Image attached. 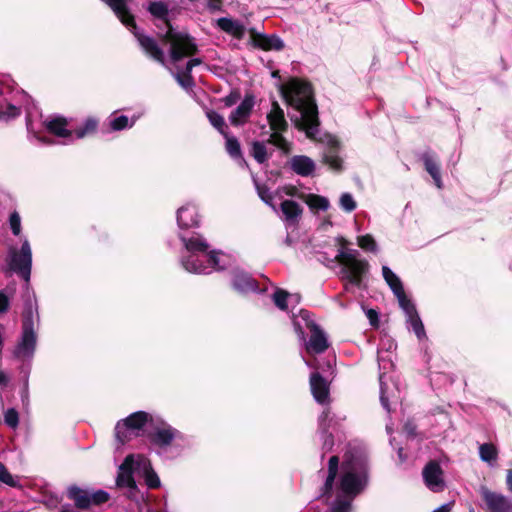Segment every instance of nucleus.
I'll use <instances>...</instances> for the list:
<instances>
[{
  "mask_svg": "<svg viewBox=\"0 0 512 512\" xmlns=\"http://www.w3.org/2000/svg\"><path fill=\"white\" fill-rule=\"evenodd\" d=\"M185 252L180 262L189 273L209 274L213 270H224L232 264L231 256L221 251H209V244L197 233L190 236L180 233Z\"/></svg>",
  "mask_w": 512,
  "mask_h": 512,
  "instance_id": "1",
  "label": "nucleus"
},
{
  "mask_svg": "<svg viewBox=\"0 0 512 512\" xmlns=\"http://www.w3.org/2000/svg\"><path fill=\"white\" fill-rule=\"evenodd\" d=\"M280 90L286 103L300 113L296 125L305 130L308 137H313L317 132L319 121L310 84L299 79H291L283 84Z\"/></svg>",
  "mask_w": 512,
  "mask_h": 512,
  "instance_id": "2",
  "label": "nucleus"
},
{
  "mask_svg": "<svg viewBox=\"0 0 512 512\" xmlns=\"http://www.w3.org/2000/svg\"><path fill=\"white\" fill-rule=\"evenodd\" d=\"M366 462L362 457L346 459L342 465V477L336 501L327 512H350L351 501L366 484Z\"/></svg>",
  "mask_w": 512,
  "mask_h": 512,
  "instance_id": "3",
  "label": "nucleus"
},
{
  "mask_svg": "<svg viewBox=\"0 0 512 512\" xmlns=\"http://www.w3.org/2000/svg\"><path fill=\"white\" fill-rule=\"evenodd\" d=\"M149 12L157 19L162 20L167 31L164 39L170 44L169 55L173 63H177L184 57H189L197 52V44L186 32L175 31L168 21V6L162 1L151 2L148 7Z\"/></svg>",
  "mask_w": 512,
  "mask_h": 512,
  "instance_id": "4",
  "label": "nucleus"
},
{
  "mask_svg": "<svg viewBox=\"0 0 512 512\" xmlns=\"http://www.w3.org/2000/svg\"><path fill=\"white\" fill-rule=\"evenodd\" d=\"M336 260L340 265L339 278L346 282L345 290L349 291V286L361 288L369 263L360 258L359 251L341 248L336 255Z\"/></svg>",
  "mask_w": 512,
  "mask_h": 512,
  "instance_id": "5",
  "label": "nucleus"
},
{
  "mask_svg": "<svg viewBox=\"0 0 512 512\" xmlns=\"http://www.w3.org/2000/svg\"><path fill=\"white\" fill-rule=\"evenodd\" d=\"M151 469V462L146 456L128 455L119 467L116 484L120 488H128L129 493L132 494L137 489L133 474L143 476Z\"/></svg>",
  "mask_w": 512,
  "mask_h": 512,
  "instance_id": "6",
  "label": "nucleus"
},
{
  "mask_svg": "<svg viewBox=\"0 0 512 512\" xmlns=\"http://www.w3.org/2000/svg\"><path fill=\"white\" fill-rule=\"evenodd\" d=\"M154 417L144 411H138L130 414L123 420L117 422L115 427V434L117 440L124 444L132 437L140 436L145 428L150 429Z\"/></svg>",
  "mask_w": 512,
  "mask_h": 512,
  "instance_id": "7",
  "label": "nucleus"
},
{
  "mask_svg": "<svg viewBox=\"0 0 512 512\" xmlns=\"http://www.w3.org/2000/svg\"><path fill=\"white\" fill-rule=\"evenodd\" d=\"M7 264L11 271L29 282L32 268V250L27 239L23 240L19 250L15 247L9 249Z\"/></svg>",
  "mask_w": 512,
  "mask_h": 512,
  "instance_id": "8",
  "label": "nucleus"
},
{
  "mask_svg": "<svg viewBox=\"0 0 512 512\" xmlns=\"http://www.w3.org/2000/svg\"><path fill=\"white\" fill-rule=\"evenodd\" d=\"M298 318H301L308 329L311 331V336L309 341L306 343V349L310 353H322L328 348L327 338L322 330L319 329L317 325L314 324L313 320L310 317V313L307 310H300L299 316L294 319V327L295 330L301 335L303 338L304 330L300 325Z\"/></svg>",
  "mask_w": 512,
  "mask_h": 512,
  "instance_id": "9",
  "label": "nucleus"
},
{
  "mask_svg": "<svg viewBox=\"0 0 512 512\" xmlns=\"http://www.w3.org/2000/svg\"><path fill=\"white\" fill-rule=\"evenodd\" d=\"M267 121L270 129L273 131L270 135L269 142L284 152H289L290 144L282 136V132L286 131L288 127V123L285 119L283 109L276 101L272 103L271 110L267 114Z\"/></svg>",
  "mask_w": 512,
  "mask_h": 512,
  "instance_id": "10",
  "label": "nucleus"
},
{
  "mask_svg": "<svg viewBox=\"0 0 512 512\" xmlns=\"http://www.w3.org/2000/svg\"><path fill=\"white\" fill-rule=\"evenodd\" d=\"M37 336L33 328L31 317H25L22 325V333L17 342L13 355L19 360H30L34 356L36 349Z\"/></svg>",
  "mask_w": 512,
  "mask_h": 512,
  "instance_id": "11",
  "label": "nucleus"
},
{
  "mask_svg": "<svg viewBox=\"0 0 512 512\" xmlns=\"http://www.w3.org/2000/svg\"><path fill=\"white\" fill-rule=\"evenodd\" d=\"M150 442L160 451H165L171 443L180 436V433L160 418H155L150 429L147 430Z\"/></svg>",
  "mask_w": 512,
  "mask_h": 512,
  "instance_id": "12",
  "label": "nucleus"
},
{
  "mask_svg": "<svg viewBox=\"0 0 512 512\" xmlns=\"http://www.w3.org/2000/svg\"><path fill=\"white\" fill-rule=\"evenodd\" d=\"M479 493L488 512H512V500L505 495L480 486Z\"/></svg>",
  "mask_w": 512,
  "mask_h": 512,
  "instance_id": "13",
  "label": "nucleus"
},
{
  "mask_svg": "<svg viewBox=\"0 0 512 512\" xmlns=\"http://www.w3.org/2000/svg\"><path fill=\"white\" fill-rule=\"evenodd\" d=\"M423 479L425 485L433 492L443 491L445 482L443 479V471L440 465L435 462H429L423 469Z\"/></svg>",
  "mask_w": 512,
  "mask_h": 512,
  "instance_id": "14",
  "label": "nucleus"
},
{
  "mask_svg": "<svg viewBox=\"0 0 512 512\" xmlns=\"http://www.w3.org/2000/svg\"><path fill=\"white\" fill-rule=\"evenodd\" d=\"M255 106V97L252 94H246L240 104L229 115V121L233 126L244 125Z\"/></svg>",
  "mask_w": 512,
  "mask_h": 512,
  "instance_id": "15",
  "label": "nucleus"
},
{
  "mask_svg": "<svg viewBox=\"0 0 512 512\" xmlns=\"http://www.w3.org/2000/svg\"><path fill=\"white\" fill-rule=\"evenodd\" d=\"M250 37L253 45L263 50L279 51L284 47L282 39L275 34L258 33L255 29H251Z\"/></svg>",
  "mask_w": 512,
  "mask_h": 512,
  "instance_id": "16",
  "label": "nucleus"
},
{
  "mask_svg": "<svg viewBox=\"0 0 512 512\" xmlns=\"http://www.w3.org/2000/svg\"><path fill=\"white\" fill-rule=\"evenodd\" d=\"M382 274L386 283L397 297L400 306L411 301L405 294L400 278L388 266L382 267Z\"/></svg>",
  "mask_w": 512,
  "mask_h": 512,
  "instance_id": "17",
  "label": "nucleus"
},
{
  "mask_svg": "<svg viewBox=\"0 0 512 512\" xmlns=\"http://www.w3.org/2000/svg\"><path fill=\"white\" fill-rule=\"evenodd\" d=\"M310 387L314 399L320 404L329 401V385L327 381L317 372L310 376Z\"/></svg>",
  "mask_w": 512,
  "mask_h": 512,
  "instance_id": "18",
  "label": "nucleus"
},
{
  "mask_svg": "<svg viewBox=\"0 0 512 512\" xmlns=\"http://www.w3.org/2000/svg\"><path fill=\"white\" fill-rule=\"evenodd\" d=\"M177 223L180 229L195 227L199 223L197 208L193 204H186L177 210Z\"/></svg>",
  "mask_w": 512,
  "mask_h": 512,
  "instance_id": "19",
  "label": "nucleus"
},
{
  "mask_svg": "<svg viewBox=\"0 0 512 512\" xmlns=\"http://www.w3.org/2000/svg\"><path fill=\"white\" fill-rule=\"evenodd\" d=\"M400 307L405 312V315L407 317V322L409 323L410 327L416 334L417 338L419 340L425 338L426 333H425L424 325L417 313V310H416L414 304L411 301H409Z\"/></svg>",
  "mask_w": 512,
  "mask_h": 512,
  "instance_id": "20",
  "label": "nucleus"
},
{
  "mask_svg": "<svg viewBox=\"0 0 512 512\" xmlns=\"http://www.w3.org/2000/svg\"><path fill=\"white\" fill-rule=\"evenodd\" d=\"M338 148V140L330 136L328 138L327 148L323 153V160L335 171H340L342 169V159L338 155Z\"/></svg>",
  "mask_w": 512,
  "mask_h": 512,
  "instance_id": "21",
  "label": "nucleus"
},
{
  "mask_svg": "<svg viewBox=\"0 0 512 512\" xmlns=\"http://www.w3.org/2000/svg\"><path fill=\"white\" fill-rule=\"evenodd\" d=\"M290 167L296 174L307 177L313 174L315 162L307 156L297 155L290 159Z\"/></svg>",
  "mask_w": 512,
  "mask_h": 512,
  "instance_id": "22",
  "label": "nucleus"
},
{
  "mask_svg": "<svg viewBox=\"0 0 512 512\" xmlns=\"http://www.w3.org/2000/svg\"><path fill=\"white\" fill-rule=\"evenodd\" d=\"M217 26L225 33L237 39H242L246 32V28L241 21L228 17L219 18Z\"/></svg>",
  "mask_w": 512,
  "mask_h": 512,
  "instance_id": "23",
  "label": "nucleus"
},
{
  "mask_svg": "<svg viewBox=\"0 0 512 512\" xmlns=\"http://www.w3.org/2000/svg\"><path fill=\"white\" fill-rule=\"evenodd\" d=\"M232 285L240 293L256 291V282L245 272L236 270L233 274Z\"/></svg>",
  "mask_w": 512,
  "mask_h": 512,
  "instance_id": "24",
  "label": "nucleus"
},
{
  "mask_svg": "<svg viewBox=\"0 0 512 512\" xmlns=\"http://www.w3.org/2000/svg\"><path fill=\"white\" fill-rule=\"evenodd\" d=\"M46 129L61 138H70L72 137V131L67 129L68 123L67 120L60 116H55L51 119L45 121Z\"/></svg>",
  "mask_w": 512,
  "mask_h": 512,
  "instance_id": "25",
  "label": "nucleus"
},
{
  "mask_svg": "<svg viewBox=\"0 0 512 512\" xmlns=\"http://www.w3.org/2000/svg\"><path fill=\"white\" fill-rule=\"evenodd\" d=\"M68 497L73 500L79 508H88L91 505L90 492L77 486L68 488Z\"/></svg>",
  "mask_w": 512,
  "mask_h": 512,
  "instance_id": "26",
  "label": "nucleus"
},
{
  "mask_svg": "<svg viewBox=\"0 0 512 512\" xmlns=\"http://www.w3.org/2000/svg\"><path fill=\"white\" fill-rule=\"evenodd\" d=\"M281 211L284 216V220L289 223H294L302 213L300 205L293 200L283 201L281 203Z\"/></svg>",
  "mask_w": 512,
  "mask_h": 512,
  "instance_id": "27",
  "label": "nucleus"
},
{
  "mask_svg": "<svg viewBox=\"0 0 512 512\" xmlns=\"http://www.w3.org/2000/svg\"><path fill=\"white\" fill-rule=\"evenodd\" d=\"M498 449L492 443H483L479 446V457L490 467H495L498 459Z\"/></svg>",
  "mask_w": 512,
  "mask_h": 512,
  "instance_id": "28",
  "label": "nucleus"
},
{
  "mask_svg": "<svg viewBox=\"0 0 512 512\" xmlns=\"http://www.w3.org/2000/svg\"><path fill=\"white\" fill-rule=\"evenodd\" d=\"M338 466H339V459H338V457L337 456H332L329 459L328 475H327V478H326V481H325V484H324V487H323L322 496L328 494L332 490L333 483H334L335 477H336L337 472H338Z\"/></svg>",
  "mask_w": 512,
  "mask_h": 512,
  "instance_id": "29",
  "label": "nucleus"
},
{
  "mask_svg": "<svg viewBox=\"0 0 512 512\" xmlns=\"http://www.w3.org/2000/svg\"><path fill=\"white\" fill-rule=\"evenodd\" d=\"M423 161H424L426 171L431 175L436 186L438 188H441L442 181H441L440 168H439L438 164L434 161V159L429 154H425L423 156Z\"/></svg>",
  "mask_w": 512,
  "mask_h": 512,
  "instance_id": "30",
  "label": "nucleus"
},
{
  "mask_svg": "<svg viewBox=\"0 0 512 512\" xmlns=\"http://www.w3.org/2000/svg\"><path fill=\"white\" fill-rule=\"evenodd\" d=\"M306 204L312 210L326 211L330 207V202L326 197L316 194H309L306 197Z\"/></svg>",
  "mask_w": 512,
  "mask_h": 512,
  "instance_id": "31",
  "label": "nucleus"
},
{
  "mask_svg": "<svg viewBox=\"0 0 512 512\" xmlns=\"http://www.w3.org/2000/svg\"><path fill=\"white\" fill-rule=\"evenodd\" d=\"M207 117L211 125L216 128L223 136H226V133L228 132L224 117L215 111H208Z\"/></svg>",
  "mask_w": 512,
  "mask_h": 512,
  "instance_id": "32",
  "label": "nucleus"
},
{
  "mask_svg": "<svg viewBox=\"0 0 512 512\" xmlns=\"http://www.w3.org/2000/svg\"><path fill=\"white\" fill-rule=\"evenodd\" d=\"M224 137L226 139V150L229 155L234 159H239L244 162L241 157V149L238 140L235 137L229 136L228 133H226V136Z\"/></svg>",
  "mask_w": 512,
  "mask_h": 512,
  "instance_id": "33",
  "label": "nucleus"
},
{
  "mask_svg": "<svg viewBox=\"0 0 512 512\" xmlns=\"http://www.w3.org/2000/svg\"><path fill=\"white\" fill-rule=\"evenodd\" d=\"M292 298H295V301H298L296 296L290 295L281 289H277L273 294V301H274L275 305L283 311L287 310V307H288L287 301Z\"/></svg>",
  "mask_w": 512,
  "mask_h": 512,
  "instance_id": "34",
  "label": "nucleus"
},
{
  "mask_svg": "<svg viewBox=\"0 0 512 512\" xmlns=\"http://www.w3.org/2000/svg\"><path fill=\"white\" fill-rule=\"evenodd\" d=\"M254 184L258 193V196L261 198L263 202H265L268 206H270L274 211H277L276 205L273 202L274 196L269 192L268 188L264 185L259 184L256 180H254Z\"/></svg>",
  "mask_w": 512,
  "mask_h": 512,
  "instance_id": "35",
  "label": "nucleus"
},
{
  "mask_svg": "<svg viewBox=\"0 0 512 512\" xmlns=\"http://www.w3.org/2000/svg\"><path fill=\"white\" fill-rule=\"evenodd\" d=\"M357 243L360 248L369 252H377L378 246L375 239L370 235H362L357 238Z\"/></svg>",
  "mask_w": 512,
  "mask_h": 512,
  "instance_id": "36",
  "label": "nucleus"
},
{
  "mask_svg": "<svg viewBox=\"0 0 512 512\" xmlns=\"http://www.w3.org/2000/svg\"><path fill=\"white\" fill-rule=\"evenodd\" d=\"M97 128V121L93 118H88L85 120L83 127L75 130L76 138L81 139L91 133H93Z\"/></svg>",
  "mask_w": 512,
  "mask_h": 512,
  "instance_id": "37",
  "label": "nucleus"
},
{
  "mask_svg": "<svg viewBox=\"0 0 512 512\" xmlns=\"http://www.w3.org/2000/svg\"><path fill=\"white\" fill-rule=\"evenodd\" d=\"M135 123V120L133 119L131 122H129V119L125 115H120L112 118L110 120V127L114 131H120L127 127H132Z\"/></svg>",
  "mask_w": 512,
  "mask_h": 512,
  "instance_id": "38",
  "label": "nucleus"
},
{
  "mask_svg": "<svg viewBox=\"0 0 512 512\" xmlns=\"http://www.w3.org/2000/svg\"><path fill=\"white\" fill-rule=\"evenodd\" d=\"M20 115V108L7 103L5 107L0 106V119L8 121L10 119H14Z\"/></svg>",
  "mask_w": 512,
  "mask_h": 512,
  "instance_id": "39",
  "label": "nucleus"
},
{
  "mask_svg": "<svg viewBox=\"0 0 512 512\" xmlns=\"http://www.w3.org/2000/svg\"><path fill=\"white\" fill-rule=\"evenodd\" d=\"M339 204L341 209L348 213L354 211L357 207L355 199L353 198L352 194L348 192L341 194Z\"/></svg>",
  "mask_w": 512,
  "mask_h": 512,
  "instance_id": "40",
  "label": "nucleus"
},
{
  "mask_svg": "<svg viewBox=\"0 0 512 512\" xmlns=\"http://www.w3.org/2000/svg\"><path fill=\"white\" fill-rule=\"evenodd\" d=\"M174 78L178 82V84L184 88L185 90H189L193 86V79L191 77V73H188L187 70L184 69L182 72L173 73Z\"/></svg>",
  "mask_w": 512,
  "mask_h": 512,
  "instance_id": "41",
  "label": "nucleus"
},
{
  "mask_svg": "<svg viewBox=\"0 0 512 512\" xmlns=\"http://www.w3.org/2000/svg\"><path fill=\"white\" fill-rule=\"evenodd\" d=\"M252 155L257 162H265L267 160V151L265 144L262 142H254L252 145Z\"/></svg>",
  "mask_w": 512,
  "mask_h": 512,
  "instance_id": "42",
  "label": "nucleus"
},
{
  "mask_svg": "<svg viewBox=\"0 0 512 512\" xmlns=\"http://www.w3.org/2000/svg\"><path fill=\"white\" fill-rule=\"evenodd\" d=\"M4 421L10 428L15 429L19 424V415L14 408L8 409L4 414Z\"/></svg>",
  "mask_w": 512,
  "mask_h": 512,
  "instance_id": "43",
  "label": "nucleus"
},
{
  "mask_svg": "<svg viewBox=\"0 0 512 512\" xmlns=\"http://www.w3.org/2000/svg\"><path fill=\"white\" fill-rule=\"evenodd\" d=\"M91 505H100L107 502L110 498L109 494L104 490L90 492Z\"/></svg>",
  "mask_w": 512,
  "mask_h": 512,
  "instance_id": "44",
  "label": "nucleus"
},
{
  "mask_svg": "<svg viewBox=\"0 0 512 512\" xmlns=\"http://www.w3.org/2000/svg\"><path fill=\"white\" fill-rule=\"evenodd\" d=\"M142 477H144L146 485L150 489H156L161 485L160 479L156 472L153 470V468L149 472H147V474H144Z\"/></svg>",
  "mask_w": 512,
  "mask_h": 512,
  "instance_id": "45",
  "label": "nucleus"
},
{
  "mask_svg": "<svg viewBox=\"0 0 512 512\" xmlns=\"http://www.w3.org/2000/svg\"><path fill=\"white\" fill-rule=\"evenodd\" d=\"M0 481L5 483L6 485H9L11 487L17 486V481L14 479V477L9 473L6 466L2 463H0Z\"/></svg>",
  "mask_w": 512,
  "mask_h": 512,
  "instance_id": "46",
  "label": "nucleus"
},
{
  "mask_svg": "<svg viewBox=\"0 0 512 512\" xmlns=\"http://www.w3.org/2000/svg\"><path fill=\"white\" fill-rule=\"evenodd\" d=\"M332 420L333 419L330 416V410L328 408L325 409L319 417V428L322 430V433H324V434L327 433Z\"/></svg>",
  "mask_w": 512,
  "mask_h": 512,
  "instance_id": "47",
  "label": "nucleus"
},
{
  "mask_svg": "<svg viewBox=\"0 0 512 512\" xmlns=\"http://www.w3.org/2000/svg\"><path fill=\"white\" fill-rule=\"evenodd\" d=\"M9 222H10V227H11L12 233L14 235L18 236L21 232V219H20V215L18 214V212L11 213Z\"/></svg>",
  "mask_w": 512,
  "mask_h": 512,
  "instance_id": "48",
  "label": "nucleus"
},
{
  "mask_svg": "<svg viewBox=\"0 0 512 512\" xmlns=\"http://www.w3.org/2000/svg\"><path fill=\"white\" fill-rule=\"evenodd\" d=\"M379 380H380V401H381L383 408L389 412L390 408H389V403H388V397L386 396V389H385L383 373H380Z\"/></svg>",
  "mask_w": 512,
  "mask_h": 512,
  "instance_id": "49",
  "label": "nucleus"
},
{
  "mask_svg": "<svg viewBox=\"0 0 512 512\" xmlns=\"http://www.w3.org/2000/svg\"><path fill=\"white\" fill-rule=\"evenodd\" d=\"M297 188L294 187V186H286V187H283V188H279L277 191H276V195L281 197L282 196V193L288 195V196H295L297 194Z\"/></svg>",
  "mask_w": 512,
  "mask_h": 512,
  "instance_id": "50",
  "label": "nucleus"
},
{
  "mask_svg": "<svg viewBox=\"0 0 512 512\" xmlns=\"http://www.w3.org/2000/svg\"><path fill=\"white\" fill-rule=\"evenodd\" d=\"M382 348L378 351V362H379V368L381 369H387V366H393L392 359L389 358L388 360L384 359L381 356Z\"/></svg>",
  "mask_w": 512,
  "mask_h": 512,
  "instance_id": "51",
  "label": "nucleus"
},
{
  "mask_svg": "<svg viewBox=\"0 0 512 512\" xmlns=\"http://www.w3.org/2000/svg\"><path fill=\"white\" fill-rule=\"evenodd\" d=\"M207 7L211 12L220 11L222 9L221 0H208Z\"/></svg>",
  "mask_w": 512,
  "mask_h": 512,
  "instance_id": "52",
  "label": "nucleus"
},
{
  "mask_svg": "<svg viewBox=\"0 0 512 512\" xmlns=\"http://www.w3.org/2000/svg\"><path fill=\"white\" fill-rule=\"evenodd\" d=\"M9 300L7 296L3 293H0V313L5 312L8 309Z\"/></svg>",
  "mask_w": 512,
  "mask_h": 512,
  "instance_id": "53",
  "label": "nucleus"
},
{
  "mask_svg": "<svg viewBox=\"0 0 512 512\" xmlns=\"http://www.w3.org/2000/svg\"><path fill=\"white\" fill-rule=\"evenodd\" d=\"M200 64H201V60L199 58H192L187 62L185 70H187L188 73H191L193 67L200 65Z\"/></svg>",
  "mask_w": 512,
  "mask_h": 512,
  "instance_id": "54",
  "label": "nucleus"
},
{
  "mask_svg": "<svg viewBox=\"0 0 512 512\" xmlns=\"http://www.w3.org/2000/svg\"><path fill=\"white\" fill-rule=\"evenodd\" d=\"M332 446H333V439H332V436L331 435H327L324 439V442H323V449H325L326 451H329L332 449Z\"/></svg>",
  "mask_w": 512,
  "mask_h": 512,
  "instance_id": "55",
  "label": "nucleus"
},
{
  "mask_svg": "<svg viewBox=\"0 0 512 512\" xmlns=\"http://www.w3.org/2000/svg\"><path fill=\"white\" fill-rule=\"evenodd\" d=\"M452 508V503L443 504L442 506L435 509L433 512H450Z\"/></svg>",
  "mask_w": 512,
  "mask_h": 512,
  "instance_id": "56",
  "label": "nucleus"
},
{
  "mask_svg": "<svg viewBox=\"0 0 512 512\" xmlns=\"http://www.w3.org/2000/svg\"><path fill=\"white\" fill-rule=\"evenodd\" d=\"M506 483L508 490L512 492V470H508L507 472Z\"/></svg>",
  "mask_w": 512,
  "mask_h": 512,
  "instance_id": "57",
  "label": "nucleus"
},
{
  "mask_svg": "<svg viewBox=\"0 0 512 512\" xmlns=\"http://www.w3.org/2000/svg\"><path fill=\"white\" fill-rule=\"evenodd\" d=\"M9 381V377L2 371H0V386H6Z\"/></svg>",
  "mask_w": 512,
  "mask_h": 512,
  "instance_id": "58",
  "label": "nucleus"
},
{
  "mask_svg": "<svg viewBox=\"0 0 512 512\" xmlns=\"http://www.w3.org/2000/svg\"><path fill=\"white\" fill-rule=\"evenodd\" d=\"M367 315L371 323H373L374 319H377V313L374 310H369Z\"/></svg>",
  "mask_w": 512,
  "mask_h": 512,
  "instance_id": "59",
  "label": "nucleus"
},
{
  "mask_svg": "<svg viewBox=\"0 0 512 512\" xmlns=\"http://www.w3.org/2000/svg\"><path fill=\"white\" fill-rule=\"evenodd\" d=\"M387 344H388V345H386L387 351H390V350H393L396 348V345L392 340H387Z\"/></svg>",
  "mask_w": 512,
  "mask_h": 512,
  "instance_id": "60",
  "label": "nucleus"
},
{
  "mask_svg": "<svg viewBox=\"0 0 512 512\" xmlns=\"http://www.w3.org/2000/svg\"><path fill=\"white\" fill-rule=\"evenodd\" d=\"M398 457H399L401 462L405 461V459H406V457L404 456L402 448H398Z\"/></svg>",
  "mask_w": 512,
  "mask_h": 512,
  "instance_id": "61",
  "label": "nucleus"
},
{
  "mask_svg": "<svg viewBox=\"0 0 512 512\" xmlns=\"http://www.w3.org/2000/svg\"><path fill=\"white\" fill-rule=\"evenodd\" d=\"M27 393H28V380L26 379L25 384H24L23 397H26Z\"/></svg>",
  "mask_w": 512,
  "mask_h": 512,
  "instance_id": "62",
  "label": "nucleus"
},
{
  "mask_svg": "<svg viewBox=\"0 0 512 512\" xmlns=\"http://www.w3.org/2000/svg\"><path fill=\"white\" fill-rule=\"evenodd\" d=\"M405 429L407 430L408 434L412 435L414 433V429L410 428L409 425H406Z\"/></svg>",
  "mask_w": 512,
  "mask_h": 512,
  "instance_id": "63",
  "label": "nucleus"
},
{
  "mask_svg": "<svg viewBox=\"0 0 512 512\" xmlns=\"http://www.w3.org/2000/svg\"><path fill=\"white\" fill-rule=\"evenodd\" d=\"M5 95V87L0 85V98Z\"/></svg>",
  "mask_w": 512,
  "mask_h": 512,
  "instance_id": "64",
  "label": "nucleus"
}]
</instances>
